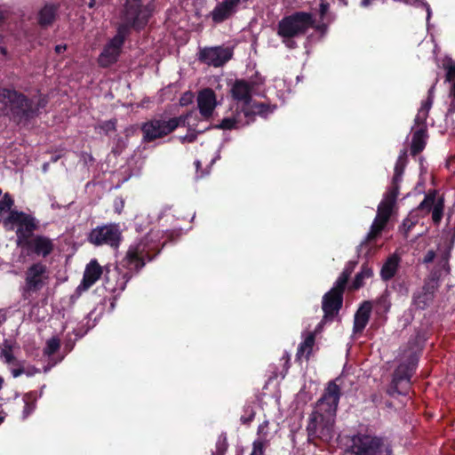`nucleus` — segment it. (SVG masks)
Listing matches in <instances>:
<instances>
[{
    "label": "nucleus",
    "instance_id": "nucleus-1",
    "mask_svg": "<svg viewBox=\"0 0 455 455\" xmlns=\"http://www.w3.org/2000/svg\"><path fill=\"white\" fill-rule=\"evenodd\" d=\"M340 395L339 386L334 380L330 381L308 417L306 430L309 442L313 443L316 439L328 442L333 437Z\"/></svg>",
    "mask_w": 455,
    "mask_h": 455
},
{
    "label": "nucleus",
    "instance_id": "nucleus-2",
    "mask_svg": "<svg viewBox=\"0 0 455 455\" xmlns=\"http://www.w3.org/2000/svg\"><path fill=\"white\" fill-rule=\"evenodd\" d=\"M407 164V151L403 150L396 160L394 177L392 180V187L384 195L383 199L378 205L377 215L371 226L370 231L366 235L362 245L374 241L383 231L387 223L388 222L393 207L395 204L396 198L399 194V183L402 180L405 166Z\"/></svg>",
    "mask_w": 455,
    "mask_h": 455
},
{
    "label": "nucleus",
    "instance_id": "nucleus-3",
    "mask_svg": "<svg viewBox=\"0 0 455 455\" xmlns=\"http://www.w3.org/2000/svg\"><path fill=\"white\" fill-rule=\"evenodd\" d=\"M315 27V19L310 12H296L283 17L277 23L276 35L289 49L297 47L294 38L302 36Z\"/></svg>",
    "mask_w": 455,
    "mask_h": 455
},
{
    "label": "nucleus",
    "instance_id": "nucleus-4",
    "mask_svg": "<svg viewBox=\"0 0 455 455\" xmlns=\"http://www.w3.org/2000/svg\"><path fill=\"white\" fill-rule=\"evenodd\" d=\"M158 239L159 233L150 230L144 238L129 246L121 265L129 272L138 273L144 267L146 260L153 259L149 253L157 249Z\"/></svg>",
    "mask_w": 455,
    "mask_h": 455
},
{
    "label": "nucleus",
    "instance_id": "nucleus-5",
    "mask_svg": "<svg viewBox=\"0 0 455 455\" xmlns=\"http://www.w3.org/2000/svg\"><path fill=\"white\" fill-rule=\"evenodd\" d=\"M346 455H391L392 448L387 438L376 435L358 433L350 437Z\"/></svg>",
    "mask_w": 455,
    "mask_h": 455
},
{
    "label": "nucleus",
    "instance_id": "nucleus-6",
    "mask_svg": "<svg viewBox=\"0 0 455 455\" xmlns=\"http://www.w3.org/2000/svg\"><path fill=\"white\" fill-rule=\"evenodd\" d=\"M192 112H188L180 116L169 118L160 116L142 123L140 126L142 141L149 143L164 138L174 132L179 126H185Z\"/></svg>",
    "mask_w": 455,
    "mask_h": 455
},
{
    "label": "nucleus",
    "instance_id": "nucleus-7",
    "mask_svg": "<svg viewBox=\"0 0 455 455\" xmlns=\"http://www.w3.org/2000/svg\"><path fill=\"white\" fill-rule=\"evenodd\" d=\"M0 114L9 117L16 124L28 121V100L27 97L10 88L0 89Z\"/></svg>",
    "mask_w": 455,
    "mask_h": 455
},
{
    "label": "nucleus",
    "instance_id": "nucleus-8",
    "mask_svg": "<svg viewBox=\"0 0 455 455\" xmlns=\"http://www.w3.org/2000/svg\"><path fill=\"white\" fill-rule=\"evenodd\" d=\"M149 17L150 11L141 0H127L122 15V22L118 28L124 27L127 36L132 28L137 30L143 28Z\"/></svg>",
    "mask_w": 455,
    "mask_h": 455
},
{
    "label": "nucleus",
    "instance_id": "nucleus-9",
    "mask_svg": "<svg viewBox=\"0 0 455 455\" xmlns=\"http://www.w3.org/2000/svg\"><path fill=\"white\" fill-rule=\"evenodd\" d=\"M3 225L6 230L16 229L18 245L21 248L20 258L25 259L28 255V215L12 210Z\"/></svg>",
    "mask_w": 455,
    "mask_h": 455
},
{
    "label": "nucleus",
    "instance_id": "nucleus-10",
    "mask_svg": "<svg viewBox=\"0 0 455 455\" xmlns=\"http://www.w3.org/2000/svg\"><path fill=\"white\" fill-rule=\"evenodd\" d=\"M87 241L95 246L108 245L118 248L122 241L120 226L116 223L97 226L87 235Z\"/></svg>",
    "mask_w": 455,
    "mask_h": 455
},
{
    "label": "nucleus",
    "instance_id": "nucleus-11",
    "mask_svg": "<svg viewBox=\"0 0 455 455\" xmlns=\"http://www.w3.org/2000/svg\"><path fill=\"white\" fill-rule=\"evenodd\" d=\"M440 275L441 274L438 271L432 273L430 276L425 280L422 288L413 293L412 302L417 308L423 310L432 304L435 294L438 289Z\"/></svg>",
    "mask_w": 455,
    "mask_h": 455
},
{
    "label": "nucleus",
    "instance_id": "nucleus-12",
    "mask_svg": "<svg viewBox=\"0 0 455 455\" xmlns=\"http://www.w3.org/2000/svg\"><path fill=\"white\" fill-rule=\"evenodd\" d=\"M125 29L124 27L117 28L116 35L104 47L98 59L100 67L108 68L116 62L126 37Z\"/></svg>",
    "mask_w": 455,
    "mask_h": 455
},
{
    "label": "nucleus",
    "instance_id": "nucleus-13",
    "mask_svg": "<svg viewBox=\"0 0 455 455\" xmlns=\"http://www.w3.org/2000/svg\"><path fill=\"white\" fill-rule=\"evenodd\" d=\"M233 56L232 49L223 46L201 48L197 54L200 62L214 68L225 65Z\"/></svg>",
    "mask_w": 455,
    "mask_h": 455
},
{
    "label": "nucleus",
    "instance_id": "nucleus-14",
    "mask_svg": "<svg viewBox=\"0 0 455 455\" xmlns=\"http://www.w3.org/2000/svg\"><path fill=\"white\" fill-rule=\"evenodd\" d=\"M343 305V296L329 291L323 296L322 309L323 316L319 326L326 322H331L338 315Z\"/></svg>",
    "mask_w": 455,
    "mask_h": 455
},
{
    "label": "nucleus",
    "instance_id": "nucleus-15",
    "mask_svg": "<svg viewBox=\"0 0 455 455\" xmlns=\"http://www.w3.org/2000/svg\"><path fill=\"white\" fill-rule=\"evenodd\" d=\"M196 104L202 118L210 120L218 106L215 92L211 88L200 90L197 93Z\"/></svg>",
    "mask_w": 455,
    "mask_h": 455
},
{
    "label": "nucleus",
    "instance_id": "nucleus-16",
    "mask_svg": "<svg viewBox=\"0 0 455 455\" xmlns=\"http://www.w3.org/2000/svg\"><path fill=\"white\" fill-rule=\"evenodd\" d=\"M51 280L49 267L43 261L30 264V292L41 291Z\"/></svg>",
    "mask_w": 455,
    "mask_h": 455
},
{
    "label": "nucleus",
    "instance_id": "nucleus-17",
    "mask_svg": "<svg viewBox=\"0 0 455 455\" xmlns=\"http://www.w3.org/2000/svg\"><path fill=\"white\" fill-rule=\"evenodd\" d=\"M411 373L407 366L399 365L395 371L388 394L390 395H406L410 389Z\"/></svg>",
    "mask_w": 455,
    "mask_h": 455
},
{
    "label": "nucleus",
    "instance_id": "nucleus-18",
    "mask_svg": "<svg viewBox=\"0 0 455 455\" xmlns=\"http://www.w3.org/2000/svg\"><path fill=\"white\" fill-rule=\"evenodd\" d=\"M249 0H222L219 2L210 15L215 23H221L231 18L238 10L240 4Z\"/></svg>",
    "mask_w": 455,
    "mask_h": 455
},
{
    "label": "nucleus",
    "instance_id": "nucleus-19",
    "mask_svg": "<svg viewBox=\"0 0 455 455\" xmlns=\"http://www.w3.org/2000/svg\"><path fill=\"white\" fill-rule=\"evenodd\" d=\"M54 249L53 239L44 235L30 234V255L46 259L53 252Z\"/></svg>",
    "mask_w": 455,
    "mask_h": 455
},
{
    "label": "nucleus",
    "instance_id": "nucleus-20",
    "mask_svg": "<svg viewBox=\"0 0 455 455\" xmlns=\"http://www.w3.org/2000/svg\"><path fill=\"white\" fill-rule=\"evenodd\" d=\"M130 278L131 275L128 273H122L118 268L107 271L104 288L111 293H120L125 289Z\"/></svg>",
    "mask_w": 455,
    "mask_h": 455
},
{
    "label": "nucleus",
    "instance_id": "nucleus-21",
    "mask_svg": "<svg viewBox=\"0 0 455 455\" xmlns=\"http://www.w3.org/2000/svg\"><path fill=\"white\" fill-rule=\"evenodd\" d=\"M102 267L97 259H92L85 267L81 283L76 288V292L81 294L92 287L101 276Z\"/></svg>",
    "mask_w": 455,
    "mask_h": 455
},
{
    "label": "nucleus",
    "instance_id": "nucleus-22",
    "mask_svg": "<svg viewBox=\"0 0 455 455\" xmlns=\"http://www.w3.org/2000/svg\"><path fill=\"white\" fill-rule=\"evenodd\" d=\"M241 112L243 116L248 124L255 121L256 116L266 117L269 113H272L273 109L269 105L261 102H256L251 100L250 103L242 106Z\"/></svg>",
    "mask_w": 455,
    "mask_h": 455
},
{
    "label": "nucleus",
    "instance_id": "nucleus-23",
    "mask_svg": "<svg viewBox=\"0 0 455 455\" xmlns=\"http://www.w3.org/2000/svg\"><path fill=\"white\" fill-rule=\"evenodd\" d=\"M254 84L243 79H237L234 82L231 87L232 97L243 103V106L251 101V92L253 90Z\"/></svg>",
    "mask_w": 455,
    "mask_h": 455
},
{
    "label": "nucleus",
    "instance_id": "nucleus-24",
    "mask_svg": "<svg viewBox=\"0 0 455 455\" xmlns=\"http://www.w3.org/2000/svg\"><path fill=\"white\" fill-rule=\"evenodd\" d=\"M372 305L371 301H364L355 314L354 333H361L369 323Z\"/></svg>",
    "mask_w": 455,
    "mask_h": 455
},
{
    "label": "nucleus",
    "instance_id": "nucleus-25",
    "mask_svg": "<svg viewBox=\"0 0 455 455\" xmlns=\"http://www.w3.org/2000/svg\"><path fill=\"white\" fill-rule=\"evenodd\" d=\"M427 137L428 135L427 125H423L422 127L417 128L412 132L411 143V154L412 156H417L418 154L424 150L427 145Z\"/></svg>",
    "mask_w": 455,
    "mask_h": 455
},
{
    "label": "nucleus",
    "instance_id": "nucleus-26",
    "mask_svg": "<svg viewBox=\"0 0 455 455\" xmlns=\"http://www.w3.org/2000/svg\"><path fill=\"white\" fill-rule=\"evenodd\" d=\"M59 5L55 4H46L37 14V22L43 28L51 26L57 16Z\"/></svg>",
    "mask_w": 455,
    "mask_h": 455
},
{
    "label": "nucleus",
    "instance_id": "nucleus-27",
    "mask_svg": "<svg viewBox=\"0 0 455 455\" xmlns=\"http://www.w3.org/2000/svg\"><path fill=\"white\" fill-rule=\"evenodd\" d=\"M434 90L435 85H433L428 90V96L425 101L422 102L420 108L418 111V114L415 116V125H417L418 128L422 127L426 124V121L428 117L429 110L432 107L433 100H434Z\"/></svg>",
    "mask_w": 455,
    "mask_h": 455
},
{
    "label": "nucleus",
    "instance_id": "nucleus-28",
    "mask_svg": "<svg viewBox=\"0 0 455 455\" xmlns=\"http://www.w3.org/2000/svg\"><path fill=\"white\" fill-rule=\"evenodd\" d=\"M400 261V257L395 253L387 259L380 270V276L384 281H388L395 275Z\"/></svg>",
    "mask_w": 455,
    "mask_h": 455
},
{
    "label": "nucleus",
    "instance_id": "nucleus-29",
    "mask_svg": "<svg viewBox=\"0 0 455 455\" xmlns=\"http://www.w3.org/2000/svg\"><path fill=\"white\" fill-rule=\"evenodd\" d=\"M246 125H248V122L244 120L241 110L236 109L233 116L223 118L220 124L217 125V128L221 130H232L239 129Z\"/></svg>",
    "mask_w": 455,
    "mask_h": 455
},
{
    "label": "nucleus",
    "instance_id": "nucleus-30",
    "mask_svg": "<svg viewBox=\"0 0 455 455\" xmlns=\"http://www.w3.org/2000/svg\"><path fill=\"white\" fill-rule=\"evenodd\" d=\"M315 345V334L313 332H309L305 339L299 345L296 357L298 360L301 359L305 356L307 359L310 356L313 347Z\"/></svg>",
    "mask_w": 455,
    "mask_h": 455
},
{
    "label": "nucleus",
    "instance_id": "nucleus-31",
    "mask_svg": "<svg viewBox=\"0 0 455 455\" xmlns=\"http://www.w3.org/2000/svg\"><path fill=\"white\" fill-rule=\"evenodd\" d=\"M436 191H429L424 197L423 201L419 204L417 211L421 212L423 216L430 213L434 205L436 204Z\"/></svg>",
    "mask_w": 455,
    "mask_h": 455
},
{
    "label": "nucleus",
    "instance_id": "nucleus-32",
    "mask_svg": "<svg viewBox=\"0 0 455 455\" xmlns=\"http://www.w3.org/2000/svg\"><path fill=\"white\" fill-rule=\"evenodd\" d=\"M373 275L372 269L367 265H363L359 273L356 274L352 288L357 290L364 285V280L369 279Z\"/></svg>",
    "mask_w": 455,
    "mask_h": 455
},
{
    "label": "nucleus",
    "instance_id": "nucleus-33",
    "mask_svg": "<svg viewBox=\"0 0 455 455\" xmlns=\"http://www.w3.org/2000/svg\"><path fill=\"white\" fill-rule=\"evenodd\" d=\"M48 103L46 97L39 92L33 95L30 99V116L40 113L41 109H44Z\"/></svg>",
    "mask_w": 455,
    "mask_h": 455
},
{
    "label": "nucleus",
    "instance_id": "nucleus-34",
    "mask_svg": "<svg viewBox=\"0 0 455 455\" xmlns=\"http://www.w3.org/2000/svg\"><path fill=\"white\" fill-rule=\"evenodd\" d=\"M15 358L14 345L11 340L4 339L0 351V359L6 364L12 363Z\"/></svg>",
    "mask_w": 455,
    "mask_h": 455
},
{
    "label": "nucleus",
    "instance_id": "nucleus-35",
    "mask_svg": "<svg viewBox=\"0 0 455 455\" xmlns=\"http://www.w3.org/2000/svg\"><path fill=\"white\" fill-rule=\"evenodd\" d=\"M443 210L444 200L443 197H439L437 198L435 205H434L433 209L430 212L432 213V220L434 224L439 225L443 216Z\"/></svg>",
    "mask_w": 455,
    "mask_h": 455
},
{
    "label": "nucleus",
    "instance_id": "nucleus-36",
    "mask_svg": "<svg viewBox=\"0 0 455 455\" xmlns=\"http://www.w3.org/2000/svg\"><path fill=\"white\" fill-rule=\"evenodd\" d=\"M116 124L117 120L116 118L104 121L95 126V131L108 135L110 132L116 131Z\"/></svg>",
    "mask_w": 455,
    "mask_h": 455
},
{
    "label": "nucleus",
    "instance_id": "nucleus-37",
    "mask_svg": "<svg viewBox=\"0 0 455 455\" xmlns=\"http://www.w3.org/2000/svg\"><path fill=\"white\" fill-rule=\"evenodd\" d=\"M255 410L251 403H246L243 407V414L240 417V421L243 425H249L255 417Z\"/></svg>",
    "mask_w": 455,
    "mask_h": 455
},
{
    "label": "nucleus",
    "instance_id": "nucleus-38",
    "mask_svg": "<svg viewBox=\"0 0 455 455\" xmlns=\"http://www.w3.org/2000/svg\"><path fill=\"white\" fill-rule=\"evenodd\" d=\"M60 339L56 336H53L46 341V346L44 348V355L51 356L60 349Z\"/></svg>",
    "mask_w": 455,
    "mask_h": 455
},
{
    "label": "nucleus",
    "instance_id": "nucleus-39",
    "mask_svg": "<svg viewBox=\"0 0 455 455\" xmlns=\"http://www.w3.org/2000/svg\"><path fill=\"white\" fill-rule=\"evenodd\" d=\"M12 376L17 378L25 372L23 363L17 357L12 363H6Z\"/></svg>",
    "mask_w": 455,
    "mask_h": 455
},
{
    "label": "nucleus",
    "instance_id": "nucleus-40",
    "mask_svg": "<svg viewBox=\"0 0 455 455\" xmlns=\"http://www.w3.org/2000/svg\"><path fill=\"white\" fill-rule=\"evenodd\" d=\"M348 279L345 275L340 274L330 291L343 296Z\"/></svg>",
    "mask_w": 455,
    "mask_h": 455
},
{
    "label": "nucleus",
    "instance_id": "nucleus-41",
    "mask_svg": "<svg viewBox=\"0 0 455 455\" xmlns=\"http://www.w3.org/2000/svg\"><path fill=\"white\" fill-rule=\"evenodd\" d=\"M228 446L227 435L222 433L219 435L216 443V452L218 455H223Z\"/></svg>",
    "mask_w": 455,
    "mask_h": 455
},
{
    "label": "nucleus",
    "instance_id": "nucleus-42",
    "mask_svg": "<svg viewBox=\"0 0 455 455\" xmlns=\"http://www.w3.org/2000/svg\"><path fill=\"white\" fill-rule=\"evenodd\" d=\"M268 420H264L258 427V435L259 439L258 440H265V442H267V435H268Z\"/></svg>",
    "mask_w": 455,
    "mask_h": 455
},
{
    "label": "nucleus",
    "instance_id": "nucleus-43",
    "mask_svg": "<svg viewBox=\"0 0 455 455\" xmlns=\"http://www.w3.org/2000/svg\"><path fill=\"white\" fill-rule=\"evenodd\" d=\"M265 440H255L250 455H264Z\"/></svg>",
    "mask_w": 455,
    "mask_h": 455
},
{
    "label": "nucleus",
    "instance_id": "nucleus-44",
    "mask_svg": "<svg viewBox=\"0 0 455 455\" xmlns=\"http://www.w3.org/2000/svg\"><path fill=\"white\" fill-rule=\"evenodd\" d=\"M446 81L451 82L455 79V61H450L445 65Z\"/></svg>",
    "mask_w": 455,
    "mask_h": 455
},
{
    "label": "nucleus",
    "instance_id": "nucleus-45",
    "mask_svg": "<svg viewBox=\"0 0 455 455\" xmlns=\"http://www.w3.org/2000/svg\"><path fill=\"white\" fill-rule=\"evenodd\" d=\"M194 94L191 92H184L180 98V105L182 107L188 106L193 102Z\"/></svg>",
    "mask_w": 455,
    "mask_h": 455
},
{
    "label": "nucleus",
    "instance_id": "nucleus-46",
    "mask_svg": "<svg viewBox=\"0 0 455 455\" xmlns=\"http://www.w3.org/2000/svg\"><path fill=\"white\" fill-rule=\"evenodd\" d=\"M355 267V262L349 261L343 271L341 272L342 275H345L347 278L350 277L351 274L353 273Z\"/></svg>",
    "mask_w": 455,
    "mask_h": 455
},
{
    "label": "nucleus",
    "instance_id": "nucleus-47",
    "mask_svg": "<svg viewBox=\"0 0 455 455\" xmlns=\"http://www.w3.org/2000/svg\"><path fill=\"white\" fill-rule=\"evenodd\" d=\"M435 258V252L433 250H430L427 252L423 259V262L425 264L432 262Z\"/></svg>",
    "mask_w": 455,
    "mask_h": 455
},
{
    "label": "nucleus",
    "instance_id": "nucleus-48",
    "mask_svg": "<svg viewBox=\"0 0 455 455\" xmlns=\"http://www.w3.org/2000/svg\"><path fill=\"white\" fill-rule=\"evenodd\" d=\"M22 399L24 402L23 414L27 416L28 414V393L24 394Z\"/></svg>",
    "mask_w": 455,
    "mask_h": 455
},
{
    "label": "nucleus",
    "instance_id": "nucleus-49",
    "mask_svg": "<svg viewBox=\"0 0 455 455\" xmlns=\"http://www.w3.org/2000/svg\"><path fill=\"white\" fill-rule=\"evenodd\" d=\"M25 283L23 285V296L26 298V294L28 291V270L24 272Z\"/></svg>",
    "mask_w": 455,
    "mask_h": 455
},
{
    "label": "nucleus",
    "instance_id": "nucleus-50",
    "mask_svg": "<svg viewBox=\"0 0 455 455\" xmlns=\"http://www.w3.org/2000/svg\"><path fill=\"white\" fill-rule=\"evenodd\" d=\"M36 229H38V221L30 216V234Z\"/></svg>",
    "mask_w": 455,
    "mask_h": 455
},
{
    "label": "nucleus",
    "instance_id": "nucleus-51",
    "mask_svg": "<svg viewBox=\"0 0 455 455\" xmlns=\"http://www.w3.org/2000/svg\"><path fill=\"white\" fill-rule=\"evenodd\" d=\"M328 8H329L328 4L322 3L320 4V13H321L322 16L324 15L327 12Z\"/></svg>",
    "mask_w": 455,
    "mask_h": 455
},
{
    "label": "nucleus",
    "instance_id": "nucleus-52",
    "mask_svg": "<svg viewBox=\"0 0 455 455\" xmlns=\"http://www.w3.org/2000/svg\"><path fill=\"white\" fill-rule=\"evenodd\" d=\"M66 49H67L66 44H59V45L55 46V52L58 54L62 53L63 52L66 51Z\"/></svg>",
    "mask_w": 455,
    "mask_h": 455
},
{
    "label": "nucleus",
    "instance_id": "nucleus-53",
    "mask_svg": "<svg viewBox=\"0 0 455 455\" xmlns=\"http://www.w3.org/2000/svg\"><path fill=\"white\" fill-rule=\"evenodd\" d=\"M116 212L121 213L124 208V202L121 200L119 203L115 204Z\"/></svg>",
    "mask_w": 455,
    "mask_h": 455
},
{
    "label": "nucleus",
    "instance_id": "nucleus-54",
    "mask_svg": "<svg viewBox=\"0 0 455 455\" xmlns=\"http://www.w3.org/2000/svg\"><path fill=\"white\" fill-rule=\"evenodd\" d=\"M420 3L422 4V5L426 8L427 10V20L430 18L431 16V9H430V6L427 3H425L423 2V0H420Z\"/></svg>",
    "mask_w": 455,
    "mask_h": 455
},
{
    "label": "nucleus",
    "instance_id": "nucleus-55",
    "mask_svg": "<svg viewBox=\"0 0 455 455\" xmlns=\"http://www.w3.org/2000/svg\"><path fill=\"white\" fill-rule=\"evenodd\" d=\"M440 264H442V267L445 270L446 273L450 272L449 261H446V264H445V261H442V259H441Z\"/></svg>",
    "mask_w": 455,
    "mask_h": 455
},
{
    "label": "nucleus",
    "instance_id": "nucleus-56",
    "mask_svg": "<svg viewBox=\"0 0 455 455\" xmlns=\"http://www.w3.org/2000/svg\"><path fill=\"white\" fill-rule=\"evenodd\" d=\"M450 256H451V252L450 251H446L443 255H442V261H449V259H450Z\"/></svg>",
    "mask_w": 455,
    "mask_h": 455
},
{
    "label": "nucleus",
    "instance_id": "nucleus-57",
    "mask_svg": "<svg viewBox=\"0 0 455 455\" xmlns=\"http://www.w3.org/2000/svg\"><path fill=\"white\" fill-rule=\"evenodd\" d=\"M448 113L450 115H452L453 113H455V101H452L451 104H450V107L448 108Z\"/></svg>",
    "mask_w": 455,
    "mask_h": 455
},
{
    "label": "nucleus",
    "instance_id": "nucleus-58",
    "mask_svg": "<svg viewBox=\"0 0 455 455\" xmlns=\"http://www.w3.org/2000/svg\"><path fill=\"white\" fill-rule=\"evenodd\" d=\"M62 156H63L62 153H60L58 155H54V156H52L51 161L52 162H57Z\"/></svg>",
    "mask_w": 455,
    "mask_h": 455
},
{
    "label": "nucleus",
    "instance_id": "nucleus-59",
    "mask_svg": "<svg viewBox=\"0 0 455 455\" xmlns=\"http://www.w3.org/2000/svg\"><path fill=\"white\" fill-rule=\"evenodd\" d=\"M371 0H362L361 4L363 7H367L371 4Z\"/></svg>",
    "mask_w": 455,
    "mask_h": 455
},
{
    "label": "nucleus",
    "instance_id": "nucleus-60",
    "mask_svg": "<svg viewBox=\"0 0 455 455\" xmlns=\"http://www.w3.org/2000/svg\"><path fill=\"white\" fill-rule=\"evenodd\" d=\"M5 15L3 11L0 10V25L4 21Z\"/></svg>",
    "mask_w": 455,
    "mask_h": 455
},
{
    "label": "nucleus",
    "instance_id": "nucleus-61",
    "mask_svg": "<svg viewBox=\"0 0 455 455\" xmlns=\"http://www.w3.org/2000/svg\"><path fill=\"white\" fill-rule=\"evenodd\" d=\"M4 383V378L0 375V390L2 389Z\"/></svg>",
    "mask_w": 455,
    "mask_h": 455
},
{
    "label": "nucleus",
    "instance_id": "nucleus-62",
    "mask_svg": "<svg viewBox=\"0 0 455 455\" xmlns=\"http://www.w3.org/2000/svg\"><path fill=\"white\" fill-rule=\"evenodd\" d=\"M316 29H319V30H322V31H324L326 29V27L324 25L323 26H317L316 27Z\"/></svg>",
    "mask_w": 455,
    "mask_h": 455
},
{
    "label": "nucleus",
    "instance_id": "nucleus-63",
    "mask_svg": "<svg viewBox=\"0 0 455 455\" xmlns=\"http://www.w3.org/2000/svg\"><path fill=\"white\" fill-rule=\"evenodd\" d=\"M283 359H284L285 363H287L289 362V359H290L289 358V355L288 354L283 355Z\"/></svg>",
    "mask_w": 455,
    "mask_h": 455
},
{
    "label": "nucleus",
    "instance_id": "nucleus-64",
    "mask_svg": "<svg viewBox=\"0 0 455 455\" xmlns=\"http://www.w3.org/2000/svg\"><path fill=\"white\" fill-rule=\"evenodd\" d=\"M452 93H453V95L455 97V83L452 85Z\"/></svg>",
    "mask_w": 455,
    "mask_h": 455
}]
</instances>
